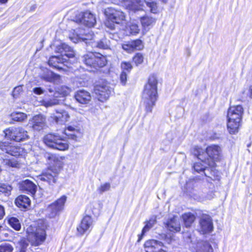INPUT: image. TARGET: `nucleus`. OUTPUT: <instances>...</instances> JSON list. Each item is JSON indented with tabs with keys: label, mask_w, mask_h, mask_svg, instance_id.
Wrapping results in <instances>:
<instances>
[{
	"label": "nucleus",
	"mask_w": 252,
	"mask_h": 252,
	"mask_svg": "<svg viewBox=\"0 0 252 252\" xmlns=\"http://www.w3.org/2000/svg\"><path fill=\"white\" fill-rule=\"evenodd\" d=\"M11 190V186L5 184H0V192L8 195Z\"/></svg>",
	"instance_id": "43"
},
{
	"label": "nucleus",
	"mask_w": 252,
	"mask_h": 252,
	"mask_svg": "<svg viewBox=\"0 0 252 252\" xmlns=\"http://www.w3.org/2000/svg\"><path fill=\"white\" fill-rule=\"evenodd\" d=\"M27 115L24 113L17 111V122H22L27 120Z\"/></svg>",
	"instance_id": "46"
},
{
	"label": "nucleus",
	"mask_w": 252,
	"mask_h": 252,
	"mask_svg": "<svg viewBox=\"0 0 252 252\" xmlns=\"http://www.w3.org/2000/svg\"><path fill=\"white\" fill-rule=\"evenodd\" d=\"M214 193L212 191H207V189H204L202 193L199 195L194 193L192 197L195 200L199 201H203L206 200H210L214 197Z\"/></svg>",
	"instance_id": "24"
},
{
	"label": "nucleus",
	"mask_w": 252,
	"mask_h": 252,
	"mask_svg": "<svg viewBox=\"0 0 252 252\" xmlns=\"http://www.w3.org/2000/svg\"><path fill=\"white\" fill-rule=\"evenodd\" d=\"M19 244L21 248L20 252H26V248L28 246V240L24 238L20 242Z\"/></svg>",
	"instance_id": "47"
},
{
	"label": "nucleus",
	"mask_w": 252,
	"mask_h": 252,
	"mask_svg": "<svg viewBox=\"0 0 252 252\" xmlns=\"http://www.w3.org/2000/svg\"><path fill=\"white\" fill-rule=\"evenodd\" d=\"M13 248L12 246L7 243H3L0 244V252H12Z\"/></svg>",
	"instance_id": "40"
},
{
	"label": "nucleus",
	"mask_w": 252,
	"mask_h": 252,
	"mask_svg": "<svg viewBox=\"0 0 252 252\" xmlns=\"http://www.w3.org/2000/svg\"><path fill=\"white\" fill-rule=\"evenodd\" d=\"M26 153V151L23 147H18L17 146V156H23Z\"/></svg>",
	"instance_id": "53"
},
{
	"label": "nucleus",
	"mask_w": 252,
	"mask_h": 252,
	"mask_svg": "<svg viewBox=\"0 0 252 252\" xmlns=\"http://www.w3.org/2000/svg\"><path fill=\"white\" fill-rule=\"evenodd\" d=\"M48 91L50 93H53L54 92V90L53 89H51V88L49 89Z\"/></svg>",
	"instance_id": "60"
},
{
	"label": "nucleus",
	"mask_w": 252,
	"mask_h": 252,
	"mask_svg": "<svg viewBox=\"0 0 252 252\" xmlns=\"http://www.w3.org/2000/svg\"><path fill=\"white\" fill-rule=\"evenodd\" d=\"M27 131L22 128H19L17 131V142L23 141L28 138Z\"/></svg>",
	"instance_id": "36"
},
{
	"label": "nucleus",
	"mask_w": 252,
	"mask_h": 252,
	"mask_svg": "<svg viewBox=\"0 0 252 252\" xmlns=\"http://www.w3.org/2000/svg\"><path fill=\"white\" fill-rule=\"evenodd\" d=\"M66 200L65 196H63L56 202L49 206L47 209L48 215L51 218H54L58 213L63 209Z\"/></svg>",
	"instance_id": "12"
},
{
	"label": "nucleus",
	"mask_w": 252,
	"mask_h": 252,
	"mask_svg": "<svg viewBox=\"0 0 252 252\" xmlns=\"http://www.w3.org/2000/svg\"><path fill=\"white\" fill-rule=\"evenodd\" d=\"M127 78V73L126 71H122L120 75V80L122 84L125 85Z\"/></svg>",
	"instance_id": "50"
},
{
	"label": "nucleus",
	"mask_w": 252,
	"mask_h": 252,
	"mask_svg": "<svg viewBox=\"0 0 252 252\" xmlns=\"http://www.w3.org/2000/svg\"><path fill=\"white\" fill-rule=\"evenodd\" d=\"M45 157L50 166L46 172L38 177V180L47 182L49 185H51L56 182L58 175L62 166V162L55 155L46 153Z\"/></svg>",
	"instance_id": "3"
},
{
	"label": "nucleus",
	"mask_w": 252,
	"mask_h": 252,
	"mask_svg": "<svg viewBox=\"0 0 252 252\" xmlns=\"http://www.w3.org/2000/svg\"><path fill=\"white\" fill-rule=\"evenodd\" d=\"M21 228V224L19 223V220L17 219V231H18Z\"/></svg>",
	"instance_id": "58"
},
{
	"label": "nucleus",
	"mask_w": 252,
	"mask_h": 252,
	"mask_svg": "<svg viewBox=\"0 0 252 252\" xmlns=\"http://www.w3.org/2000/svg\"><path fill=\"white\" fill-rule=\"evenodd\" d=\"M7 1V0H0V3H5Z\"/></svg>",
	"instance_id": "59"
},
{
	"label": "nucleus",
	"mask_w": 252,
	"mask_h": 252,
	"mask_svg": "<svg viewBox=\"0 0 252 252\" xmlns=\"http://www.w3.org/2000/svg\"><path fill=\"white\" fill-rule=\"evenodd\" d=\"M94 68L97 67H102L107 63V60L105 56L98 53H96V59L95 60Z\"/></svg>",
	"instance_id": "28"
},
{
	"label": "nucleus",
	"mask_w": 252,
	"mask_h": 252,
	"mask_svg": "<svg viewBox=\"0 0 252 252\" xmlns=\"http://www.w3.org/2000/svg\"><path fill=\"white\" fill-rule=\"evenodd\" d=\"M192 152L198 159H200L208 166L214 167L215 166V161L220 158L221 150L219 146L212 145L208 146L206 151L198 146H195L193 148Z\"/></svg>",
	"instance_id": "2"
},
{
	"label": "nucleus",
	"mask_w": 252,
	"mask_h": 252,
	"mask_svg": "<svg viewBox=\"0 0 252 252\" xmlns=\"http://www.w3.org/2000/svg\"><path fill=\"white\" fill-rule=\"evenodd\" d=\"M249 94L250 97L252 98V85L249 87Z\"/></svg>",
	"instance_id": "56"
},
{
	"label": "nucleus",
	"mask_w": 252,
	"mask_h": 252,
	"mask_svg": "<svg viewBox=\"0 0 252 252\" xmlns=\"http://www.w3.org/2000/svg\"><path fill=\"white\" fill-rule=\"evenodd\" d=\"M110 41L106 38H103L96 43V46L100 49H108L110 47Z\"/></svg>",
	"instance_id": "35"
},
{
	"label": "nucleus",
	"mask_w": 252,
	"mask_h": 252,
	"mask_svg": "<svg viewBox=\"0 0 252 252\" xmlns=\"http://www.w3.org/2000/svg\"><path fill=\"white\" fill-rule=\"evenodd\" d=\"M111 187L110 184L109 183H105L101 185L100 187L98 189L100 193H102L103 192L108 191L110 189Z\"/></svg>",
	"instance_id": "45"
},
{
	"label": "nucleus",
	"mask_w": 252,
	"mask_h": 252,
	"mask_svg": "<svg viewBox=\"0 0 252 252\" xmlns=\"http://www.w3.org/2000/svg\"><path fill=\"white\" fill-rule=\"evenodd\" d=\"M147 6L150 8V11L153 13H157L158 12V5L156 0L147 1Z\"/></svg>",
	"instance_id": "39"
},
{
	"label": "nucleus",
	"mask_w": 252,
	"mask_h": 252,
	"mask_svg": "<svg viewBox=\"0 0 252 252\" xmlns=\"http://www.w3.org/2000/svg\"><path fill=\"white\" fill-rule=\"evenodd\" d=\"M214 228L212 218L207 215H203L200 218L199 231L203 234L211 232Z\"/></svg>",
	"instance_id": "13"
},
{
	"label": "nucleus",
	"mask_w": 252,
	"mask_h": 252,
	"mask_svg": "<svg viewBox=\"0 0 252 252\" xmlns=\"http://www.w3.org/2000/svg\"><path fill=\"white\" fill-rule=\"evenodd\" d=\"M160 0L164 3H166L167 2V0Z\"/></svg>",
	"instance_id": "61"
},
{
	"label": "nucleus",
	"mask_w": 252,
	"mask_h": 252,
	"mask_svg": "<svg viewBox=\"0 0 252 252\" xmlns=\"http://www.w3.org/2000/svg\"><path fill=\"white\" fill-rule=\"evenodd\" d=\"M83 61L85 63V64L88 66L94 68L95 60L96 59V53H94L92 52L89 53L83 57Z\"/></svg>",
	"instance_id": "26"
},
{
	"label": "nucleus",
	"mask_w": 252,
	"mask_h": 252,
	"mask_svg": "<svg viewBox=\"0 0 252 252\" xmlns=\"http://www.w3.org/2000/svg\"><path fill=\"white\" fill-rule=\"evenodd\" d=\"M45 238L46 233L44 229H37L35 233L30 234L28 235V239L34 246L40 245L45 240Z\"/></svg>",
	"instance_id": "15"
},
{
	"label": "nucleus",
	"mask_w": 252,
	"mask_h": 252,
	"mask_svg": "<svg viewBox=\"0 0 252 252\" xmlns=\"http://www.w3.org/2000/svg\"><path fill=\"white\" fill-rule=\"evenodd\" d=\"M20 190L29 192L33 195L36 190V186L32 181L26 180L18 184Z\"/></svg>",
	"instance_id": "20"
},
{
	"label": "nucleus",
	"mask_w": 252,
	"mask_h": 252,
	"mask_svg": "<svg viewBox=\"0 0 252 252\" xmlns=\"http://www.w3.org/2000/svg\"><path fill=\"white\" fill-rule=\"evenodd\" d=\"M144 61L143 56L141 53L136 54L133 58V61L136 66L141 64Z\"/></svg>",
	"instance_id": "41"
},
{
	"label": "nucleus",
	"mask_w": 252,
	"mask_h": 252,
	"mask_svg": "<svg viewBox=\"0 0 252 252\" xmlns=\"http://www.w3.org/2000/svg\"><path fill=\"white\" fill-rule=\"evenodd\" d=\"M106 12L107 13L108 19L113 23H111L109 21L106 24V25L108 28L112 30H115L116 28L114 23L118 26V25L121 24L125 20L124 13L115 8H109Z\"/></svg>",
	"instance_id": "9"
},
{
	"label": "nucleus",
	"mask_w": 252,
	"mask_h": 252,
	"mask_svg": "<svg viewBox=\"0 0 252 252\" xmlns=\"http://www.w3.org/2000/svg\"><path fill=\"white\" fill-rule=\"evenodd\" d=\"M167 229L172 232H178L181 230L180 223L177 217H174L169 219L166 223Z\"/></svg>",
	"instance_id": "22"
},
{
	"label": "nucleus",
	"mask_w": 252,
	"mask_h": 252,
	"mask_svg": "<svg viewBox=\"0 0 252 252\" xmlns=\"http://www.w3.org/2000/svg\"><path fill=\"white\" fill-rule=\"evenodd\" d=\"M95 93L100 96L99 99L101 101L106 100L109 97L111 90L106 84L97 85L94 89Z\"/></svg>",
	"instance_id": "17"
},
{
	"label": "nucleus",
	"mask_w": 252,
	"mask_h": 252,
	"mask_svg": "<svg viewBox=\"0 0 252 252\" xmlns=\"http://www.w3.org/2000/svg\"><path fill=\"white\" fill-rule=\"evenodd\" d=\"M56 52L61 53L60 56H54L50 58L48 64L58 69L63 68V63L68 59L74 57V52L70 47L65 43H61L56 47Z\"/></svg>",
	"instance_id": "4"
},
{
	"label": "nucleus",
	"mask_w": 252,
	"mask_h": 252,
	"mask_svg": "<svg viewBox=\"0 0 252 252\" xmlns=\"http://www.w3.org/2000/svg\"><path fill=\"white\" fill-rule=\"evenodd\" d=\"M244 110L241 105L231 106L227 113V128L230 134L238 131Z\"/></svg>",
	"instance_id": "5"
},
{
	"label": "nucleus",
	"mask_w": 252,
	"mask_h": 252,
	"mask_svg": "<svg viewBox=\"0 0 252 252\" xmlns=\"http://www.w3.org/2000/svg\"><path fill=\"white\" fill-rule=\"evenodd\" d=\"M188 56H190V53L189 52V53Z\"/></svg>",
	"instance_id": "64"
},
{
	"label": "nucleus",
	"mask_w": 252,
	"mask_h": 252,
	"mask_svg": "<svg viewBox=\"0 0 252 252\" xmlns=\"http://www.w3.org/2000/svg\"><path fill=\"white\" fill-rule=\"evenodd\" d=\"M157 240H150L144 244V249L146 252H154L157 246Z\"/></svg>",
	"instance_id": "33"
},
{
	"label": "nucleus",
	"mask_w": 252,
	"mask_h": 252,
	"mask_svg": "<svg viewBox=\"0 0 252 252\" xmlns=\"http://www.w3.org/2000/svg\"><path fill=\"white\" fill-rule=\"evenodd\" d=\"M76 131V129L71 126H69L67 127V129H65L64 130V134L69 136H70L72 138H74V136H75V133Z\"/></svg>",
	"instance_id": "42"
},
{
	"label": "nucleus",
	"mask_w": 252,
	"mask_h": 252,
	"mask_svg": "<svg viewBox=\"0 0 252 252\" xmlns=\"http://www.w3.org/2000/svg\"><path fill=\"white\" fill-rule=\"evenodd\" d=\"M182 218L187 227H190L195 219V216L190 213L183 214Z\"/></svg>",
	"instance_id": "31"
},
{
	"label": "nucleus",
	"mask_w": 252,
	"mask_h": 252,
	"mask_svg": "<svg viewBox=\"0 0 252 252\" xmlns=\"http://www.w3.org/2000/svg\"><path fill=\"white\" fill-rule=\"evenodd\" d=\"M14 203L16 204V199L14 200Z\"/></svg>",
	"instance_id": "63"
},
{
	"label": "nucleus",
	"mask_w": 252,
	"mask_h": 252,
	"mask_svg": "<svg viewBox=\"0 0 252 252\" xmlns=\"http://www.w3.org/2000/svg\"><path fill=\"white\" fill-rule=\"evenodd\" d=\"M123 48L124 50L130 52L133 51V48L131 46V42L127 44H124L123 45Z\"/></svg>",
	"instance_id": "51"
},
{
	"label": "nucleus",
	"mask_w": 252,
	"mask_h": 252,
	"mask_svg": "<svg viewBox=\"0 0 252 252\" xmlns=\"http://www.w3.org/2000/svg\"><path fill=\"white\" fill-rule=\"evenodd\" d=\"M59 100L57 98L50 99L49 100H43L41 101V105L46 107H51L59 104Z\"/></svg>",
	"instance_id": "37"
},
{
	"label": "nucleus",
	"mask_w": 252,
	"mask_h": 252,
	"mask_svg": "<svg viewBox=\"0 0 252 252\" xmlns=\"http://www.w3.org/2000/svg\"><path fill=\"white\" fill-rule=\"evenodd\" d=\"M37 7V6L35 4H33L30 7V11H34Z\"/></svg>",
	"instance_id": "57"
},
{
	"label": "nucleus",
	"mask_w": 252,
	"mask_h": 252,
	"mask_svg": "<svg viewBox=\"0 0 252 252\" xmlns=\"http://www.w3.org/2000/svg\"><path fill=\"white\" fill-rule=\"evenodd\" d=\"M200 161L196 162L193 166V168L195 171L198 173L203 172L204 175L206 177H209L213 179V176H214L215 172L213 171V167H207V164L202 162L200 159Z\"/></svg>",
	"instance_id": "14"
},
{
	"label": "nucleus",
	"mask_w": 252,
	"mask_h": 252,
	"mask_svg": "<svg viewBox=\"0 0 252 252\" xmlns=\"http://www.w3.org/2000/svg\"><path fill=\"white\" fill-rule=\"evenodd\" d=\"M43 140L48 147L53 149L64 151L68 148L66 141L58 134H48L44 136Z\"/></svg>",
	"instance_id": "7"
},
{
	"label": "nucleus",
	"mask_w": 252,
	"mask_h": 252,
	"mask_svg": "<svg viewBox=\"0 0 252 252\" xmlns=\"http://www.w3.org/2000/svg\"><path fill=\"white\" fill-rule=\"evenodd\" d=\"M140 21L142 27V32L144 34L156 23V19L148 15H145L140 18Z\"/></svg>",
	"instance_id": "19"
},
{
	"label": "nucleus",
	"mask_w": 252,
	"mask_h": 252,
	"mask_svg": "<svg viewBox=\"0 0 252 252\" xmlns=\"http://www.w3.org/2000/svg\"><path fill=\"white\" fill-rule=\"evenodd\" d=\"M31 204L30 199L25 195H20L17 197V206L21 210H26L30 206Z\"/></svg>",
	"instance_id": "25"
},
{
	"label": "nucleus",
	"mask_w": 252,
	"mask_h": 252,
	"mask_svg": "<svg viewBox=\"0 0 252 252\" xmlns=\"http://www.w3.org/2000/svg\"><path fill=\"white\" fill-rule=\"evenodd\" d=\"M5 137L7 139L12 140V142H3L0 143V149L12 156L16 155V147L15 146L16 138V130L14 127L6 129L4 131Z\"/></svg>",
	"instance_id": "8"
},
{
	"label": "nucleus",
	"mask_w": 252,
	"mask_h": 252,
	"mask_svg": "<svg viewBox=\"0 0 252 252\" xmlns=\"http://www.w3.org/2000/svg\"><path fill=\"white\" fill-rule=\"evenodd\" d=\"M5 215L4 207L0 205V220L2 219Z\"/></svg>",
	"instance_id": "55"
},
{
	"label": "nucleus",
	"mask_w": 252,
	"mask_h": 252,
	"mask_svg": "<svg viewBox=\"0 0 252 252\" xmlns=\"http://www.w3.org/2000/svg\"><path fill=\"white\" fill-rule=\"evenodd\" d=\"M93 225V220L89 216H85L82 219L77 229L80 235H83L88 231Z\"/></svg>",
	"instance_id": "18"
},
{
	"label": "nucleus",
	"mask_w": 252,
	"mask_h": 252,
	"mask_svg": "<svg viewBox=\"0 0 252 252\" xmlns=\"http://www.w3.org/2000/svg\"><path fill=\"white\" fill-rule=\"evenodd\" d=\"M76 100L80 103L87 104L91 99V96L88 92L84 90L78 91L75 94Z\"/></svg>",
	"instance_id": "21"
},
{
	"label": "nucleus",
	"mask_w": 252,
	"mask_h": 252,
	"mask_svg": "<svg viewBox=\"0 0 252 252\" xmlns=\"http://www.w3.org/2000/svg\"><path fill=\"white\" fill-rule=\"evenodd\" d=\"M15 89H16V88H14V89H13V91L12 92V95H13V96H14V91H15Z\"/></svg>",
	"instance_id": "62"
},
{
	"label": "nucleus",
	"mask_w": 252,
	"mask_h": 252,
	"mask_svg": "<svg viewBox=\"0 0 252 252\" xmlns=\"http://www.w3.org/2000/svg\"><path fill=\"white\" fill-rule=\"evenodd\" d=\"M4 162L6 165H7L8 166L10 167H16V161L15 160L13 159H4Z\"/></svg>",
	"instance_id": "49"
},
{
	"label": "nucleus",
	"mask_w": 252,
	"mask_h": 252,
	"mask_svg": "<svg viewBox=\"0 0 252 252\" xmlns=\"http://www.w3.org/2000/svg\"><path fill=\"white\" fill-rule=\"evenodd\" d=\"M157 222V217L155 216H152L149 220L145 222V225L143 227L142 231V235L149 231L156 223Z\"/></svg>",
	"instance_id": "29"
},
{
	"label": "nucleus",
	"mask_w": 252,
	"mask_h": 252,
	"mask_svg": "<svg viewBox=\"0 0 252 252\" xmlns=\"http://www.w3.org/2000/svg\"><path fill=\"white\" fill-rule=\"evenodd\" d=\"M56 114H53L52 117L57 124L63 125L68 122L70 118L68 113L62 109L56 110Z\"/></svg>",
	"instance_id": "16"
},
{
	"label": "nucleus",
	"mask_w": 252,
	"mask_h": 252,
	"mask_svg": "<svg viewBox=\"0 0 252 252\" xmlns=\"http://www.w3.org/2000/svg\"><path fill=\"white\" fill-rule=\"evenodd\" d=\"M154 252H166V251L163 249L162 243L161 242L157 241V246Z\"/></svg>",
	"instance_id": "48"
},
{
	"label": "nucleus",
	"mask_w": 252,
	"mask_h": 252,
	"mask_svg": "<svg viewBox=\"0 0 252 252\" xmlns=\"http://www.w3.org/2000/svg\"><path fill=\"white\" fill-rule=\"evenodd\" d=\"M121 67L123 69V71H126V73H128L132 69V66L129 62H123L121 63Z\"/></svg>",
	"instance_id": "44"
},
{
	"label": "nucleus",
	"mask_w": 252,
	"mask_h": 252,
	"mask_svg": "<svg viewBox=\"0 0 252 252\" xmlns=\"http://www.w3.org/2000/svg\"><path fill=\"white\" fill-rule=\"evenodd\" d=\"M131 46L133 48V50H140L144 47L143 42L140 39H136L131 41Z\"/></svg>",
	"instance_id": "38"
},
{
	"label": "nucleus",
	"mask_w": 252,
	"mask_h": 252,
	"mask_svg": "<svg viewBox=\"0 0 252 252\" xmlns=\"http://www.w3.org/2000/svg\"><path fill=\"white\" fill-rule=\"evenodd\" d=\"M183 238L185 241L191 247H194L196 245V252H214L213 249L209 242L198 241L193 232L184 233Z\"/></svg>",
	"instance_id": "6"
},
{
	"label": "nucleus",
	"mask_w": 252,
	"mask_h": 252,
	"mask_svg": "<svg viewBox=\"0 0 252 252\" xmlns=\"http://www.w3.org/2000/svg\"><path fill=\"white\" fill-rule=\"evenodd\" d=\"M71 91V89L67 86H61L58 88V90L54 93V97L57 98L60 95L63 96H66L69 94Z\"/></svg>",
	"instance_id": "30"
},
{
	"label": "nucleus",
	"mask_w": 252,
	"mask_h": 252,
	"mask_svg": "<svg viewBox=\"0 0 252 252\" xmlns=\"http://www.w3.org/2000/svg\"><path fill=\"white\" fill-rule=\"evenodd\" d=\"M126 30L129 32V34L136 35L139 32L140 29L138 24L130 23L126 27Z\"/></svg>",
	"instance_id": "34"
},
{
	"label": "nucleus",
	"mask_w": 252,
	"mask_h": 252,
	"mask_svg": "<svg viewBox=\"0 0 252 252\" xmlns=\"http://www.w3.org/2000/svg\"><path fill=\"white\" fill-rule=\"evenodd\" d=\"M158 83L157 76L152 74L149 76L144 86L142 97L147 113L152 112L153 107L155 105L158 99Z\"/></svg>",
	"instance_id": "1"
},
{
	"label": "nucleus",
	"mask_w": 252,
	"mask_h": 252,
	"mask_svg": "<svg viewBox=\"0 0 252 252\" xmlns=\"http://www.w3.org/2000/svg\"><path fill=\"white\" fill-rule=\"evenodd\" d=\"M9 224L16 230V218L12 217L8 220Z\"/></svg>",
	"instance_id": "52"
},
{
	"label": "nucleus",
	"mask_w": 252,
	"mask_h": 252,
	"mask_svg": "<svg viewBox=\"0 0 252 252\" xmlns=\"http://www.w3.org/2000/svg\"><path fill=\"white\" fill-rule=\"evenodd\" d=\"M45 118L41 115L34 116L32 120V126L35 130H39L44 126Z\"/></svg>",
	"instance_id": "23"
},
{
	"label": "nucleus",
	"mask_w": 252,
	"mask_h": 252,
	"mask_svg": "<svg viewBox=\"0 0 252 252\" xmlns=\"http://www.w3.org/2000/svg\"><path fill=\"white\" fill-rule=\"evenodd\" d=\"M74 33L72 36H71L70 39L74 43L84 41L86 43L90 44V42L87 41L91 40L93 37V34L91 33L90 31H86L84 29L77 28L74 30Z\"/></svg>",
	"instance_id": "10"
},
{
	"label": "nucleus",
	"mask_w": 252,
	"mask_h": 252,
	"mask_svg": "<svg viewBox=\"0 0 252 252\" xmlns=\"http://www.w3.org/2000/svg\"><path fill=\"white\" fill-rule=\"evenodd\" d=\"M131 4L128 7L130 10L136 13L139 11H143L142 6L141 5V0H131Z\"/></svg>",
	"instance_id": "32"
},
{
	"label": "nucleus",
	"mask_w": 252,
	"mask_h": 252,
	"mask_svg": "<svg viewBox=\"0 0 252 252\" xmlns=\"http://www.w3.org/2000/svg\"><path fill=\"white\" fill-rule=\"evenodd\" d=\"M42 78L46 81L56 83L59 82L60 76L51 71H48L47 73L43 75Z\"/></svg>",
	"instance_id": "27"
},
{
	"label": "nucleus",
	"mask_w": 252,
	"mask_h": 252,
	"mask_svg": "<svg viewBox=\"0 0 252 252\" xmlns=\"http://www.w3.org/2000/svg\"><path fill=\"white\" fill-rule=\"evenodd\" d=\"M33 92L36 94L39 95L44 93V90L41 88L37 87L33 89Z\"/></svg>",
	"instance_id": "54"
},
{
	"label": "nucleus",
	"mask_w": 252,
	"mask_h": 252,
	"mask_svg": "<svg viewBox=\"0 0 252 252\" xmlns=\"http://www.w3.org/2000/svg\"><path fill=\"white\" fill-rule=\"evenodd\" d=\"M76 22L89 28L93 27L96 23L95 16L90 11L81 12L76 18Z\"/></svg>",
	"instance_id": "11"
}]
</instances>
